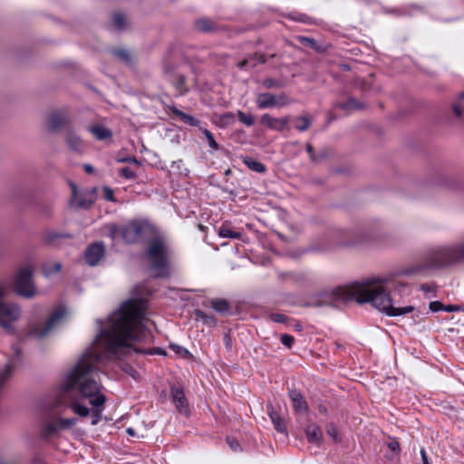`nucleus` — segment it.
<instances>
[{
  "instance_id": "obj_1",
  "label": "nucleus",
  "mask_w": 464,
  "mask_h": 464,
  "mask_svg": "<svg viewBox=\"0 0 464 464\" xmlns=\"http://www.w3.org/2000/svg\"><path fill=\"white\" fill-rule=\"evenodd\" d=\"M147 301L143 298H130L108 317L107 326L101 328L96 338V347L82 355L75 365L65 374L62 390L76 392L81 398L88 399L92 409L78 400H72L68 407L80 416H91V424L97 425L102 417L106 396L103 386L96 380V364L103 356L116 355L122 348H131V342H146L150 332L145 327Z\"/></svg>"
},
{
  "instance_id": "obj_2",
  "label": "nucleus",
  "mask_w": 464,
  "mask_h": 464,
  "mask_svg": "<svg viewBox=\"0 0 464 464\" xmlns=\"http://www.w3.org/2000/svg\"><path fill=\"white\" fill-rule=\"evenodd\" d=\"M388 277H375L363 282H354L346 289H338V297L347 300H354L359 304L371 303L373 307L389 316L404 315L415 311L412 305L395 307L390 294L382 285H389Z\"/></svg>"
},
{
  "instance_id": "obj_3",
  "label": "nucleus",
  "mask_w": 464,
  "mask_h": 464,
  "mask_svg": "<svg viewBox=\"0 0 464 464\" xmlns=\"http://www.w3.org/2000/svg\"><path fill=\"white\" fill-rule=\"evenodd\" d=\"M426 268H442L464 263V240L432 249L426 256Z\"/></svg>"
},
{
  "instance_id": "obj_4",
  "label": "nucleus",
  "mask_w": 464,
  "mask_h": 464,
  "mask_svg": "<svg viewBox=\"0 0 464 464\" xmlns=\"http://www.w3.org/2000/svg\"><path fill=\"white\" fill-rule=\"evenodd\" d=\"M150 261V268L156 277H169L170 276L169 266V247L163 237L156 236L149 243L145 253Z\"/></svg>"
},
{
  "instance_id": "obj_5",
  "label": "nucleus",
  "mask_w": 464,
  "mask_h": 464,
  "mask_svg": "<svg viewBox=\"0 0 464 464\" xmlns=\"http://www.w3.org/2000/svg\"><path fill=\"white\" fill-rule=\"evenodd\" d=\"M109 233L112 239L121 236L126 243L133 244L154 235L155 227L148 221L132 220L122 226L111 225Z\"/></svg>"
},
{
  "instance_id": "obj_6",
  "label": "nucleus",
  "mask_w": 464,
  "mask_h": 464,
  "mask_svg": "<svg viewBox=\"0 0 464 464\" xmlns=\"http://www.w3.org/2000/svg\"><path fill=\"white\" fill-rule=\"evenodd\" d=\"M14 288L17 295L24 298H32L36 290L33 283V269L30 266L21 267L14 276Z\"/></svg>"
},
{
  "instance_id": "obj_7",
  "label": "nucleus",
  "mask_w": 464,
  "mask_h": 464,
  "mask_svg": "<svg viewBox=\"0 0 464 464\" xmlns=\"http://www.w3.org/2000/svg\"><path fill=\"white\" fill-rule=\"evenodd\" d=\"M65 314L66 309L64 307H59L51 314L48 321L44 325H36L33 327L29 333L30 335H33L36 338H43L46 336L50 331L65 316Z\"/></svg>"
},
{
  "instance_id": "obj_8",
  "label": "nucleus",
  "mask_w": 464,
  "mask_h": 464,
  "mask_svg": "<svg viewBox=\"0 0 464 464\" xmlns=\"http://www.w3.org/2000/svg\"><path fill=\"white\" fill-rule=\"evenodd\" d=\"M289 103L290 99L285 92H282L279 95H274L270 92H263L259 93L256 97V106L259 109L283 107Z\"/></svg>"
},
{
  "instance_id": "obj_9",
  "label": "nucleus",
  "mask_w": 464,
  "mask_h": 464,
  "mask_svg": "<svg viewBox=\"0 0 464 464\" xmlns=\"http://www.w3.org/2000/svg\"><path fill=\"white\" fill-rule=\"evenodd\" d=\"M71 117L65 111H54L48 115L47 129L50 131H58L69 127Z\"/></svg>"
},
{
  "instance_id": "obj_10",
  "label": "nucleus",
  "mask_w": 464,
  "mask_h": 464,
  "mask_svg": "<svg viewBox=\"0 0 464 464\" xmlns=\"http://www.w3.org/2000/svg\"><path fill=\"white\" fill-rule=\"evenodd\" d=\"M105 247L103 243L97 242L90 245L85 250L84 258L89 266H96L98 262L103 257Z\"/></svg>"
},
{
  "instance_id": "obj_11",
  "label": "nucleus",
  "mask_w": 464,
  "mask_h": 464,
  "mask_svg": "<svg viewBox=\"0 0 464 464\" xmlns=\"http://www.w3.org/2000/svg\"><path fill=\"white\" fill-rule=\"evenodd\" d=\"M289 122V117L276 118L265 113L260 118V123L270 130L282 131Z\"/></svg>"
},
{
  "instance_id": "obj_12",
  "label": "nucleus",
  "mask_w": 464,
  "mask_h": 464,
  "mask_svg": "<svg viewBox=\"0 0 464 464\" xmlns=\"http://www.w3.org/2000/svg\"><path fill=\"white\" fill-rule=\"evenodd\" d=\"M171 395L172 401L178 409V411L181 413L188 414V407L187 398L182 389L178 387L171 388Z\"/></svg>"
},
{
  "instance_id": "obj_13",
  "label": "nucleus",
  "mask_w": 464,
  "mask_h": 464,
  "mask_svg": "<svg viewBox=\"0 0 464 464\" xmlns=\"http://www.w3.org/2000/svg\"><path fill=\"white\" fill-rule=\"evenodd\" d=\"M288 395L292 401L295 411L305 413L308 411V405L301 392L297 390H290Z\"/></svg>"
},
{
  "instance_id": "obj_14",
  "label": "nucleus",
  "mask_w": 464,
  "mask_h": 464,
  "mask_svg": "<svg viewBox=\"0 0 464 464\" xmlns=\"http://www.w3.org/2000/svg\"><path fill=\"white\" fill-rule=\"evenodd\" d=\"M268 416L270 417V420L275 427V429L281 433L287 432L286 425L285 420L279 416L276 409L271 403H268L266 406Z\"/></svg>"
},
{
  "instance_id": "obj_15",
  "label": "nucleus",
  "mask_w": 464,
  "mask_h": 464,
  "mask_svg": "<svg viewBox=\"0 0 464 464\" xmlns=\"http://www.w3.org/2000/svg\"><path fill=\"white\" fill-rule=\"evenodd\" d=\"M195 27L201 33H212L218 29L217 23L208 17H202L195 21Z\"/></svg>"
},
{
  "instance_id": "obj_16",
  "label": "nucleus",
  "mask_w": 464,
  "mask_h": 464,
  "mask_svg": "<svg viewBox=\"0 0 464 464\" xmlns=\"http://www.w3.org/2000/svg\"><path fill=\"white\" fill-rule=\"evenodd\" d=\"M305 435L311 443L318 445L322 440V431L317 424H308L305 428Z\"/></svg>"
},
{
  "instance_id": "obj_17",
  "label": "nucleus",
  "mask_w": 464,
  "mask_h": 464,
  "mask_svg": "<svg viewBox=\"0 0 464 464\" xmlns=\"http://www.w3.org/2000/svg\"><path fill=\"white\" fill-rule=\"evenodd\" d=\"M335 107L344 111L346 113H351L353 111L363 109L364 105L361 102L357 101L355 98L350 97L344 102L336 103Z\"/></svg>"
},
{
  "instance_id": "obj_18",
  "label": "nucleus",
  "mask_w": 464,
  "mask_h": 464,
  "mask_svg": "<svg viewBox=\"0 0 464 464\" xmlns=\"http://www.w3.org/2000/svg\"><path fill=\"white\" fill-rule=\"evenodd\" d=\"M66 144L68 147L78 153L82 152V140L73 131L69 130L66 133Z\"/></svg>"
},
{
  "instance_id": "obj_19",
  "label": "nucleus",
  "mask_w": 464,
  "mask_h": 464,
  "mask_svg": "<svg viewBox=\"0 0 464 464\" xmlns=\"http://www.w3.org/2000/svg\"><path fill=\"white\" fill-rule=\"evenodd\" d=\"M243 163L252 171L256 173H265L266 171V166L261 162L250 156L242 157Z\"/></svg>"
},
{
  "instance_id": "obj_20",
  "label": "nucleus",
  "mask_w": 464,
  "mask_h": 464,
  "mask_svg": "<svg viewBox=\"0 0 464 464\" xmlns=\"http://www.w3.org/2000/svg\"><path fill=\"white\" fill-rule=\"evenodd\" d=\"M90 131L99 140H104L110 139L112 135L111 131L102 125H95L90 128Z\"/></svg>"
},
{
  "instance_id": "obj_21",
  "label": "nucleus",
  "mask_w": 464,
  "mask_h": 464,
  "mask_svg": "<svg viewBox=\"0 0 464 464\" xmlns=\"http://www.w3.org/2000/svg\"><path fill=\"white\" fill-rule=\"evenodd\" d=\"M172 83L174 84L176 90L179 92V95H184L188 92V88L186 84V78L182 74H177L171 79Z\"/></svg>"
},
{
  "instance_id": "obj_22",
  "label": "nucleus",
  "mask_w": 464,
  "mask_h": 464,
  "mask_svg": "<svg viewBox=\"0 0 464 464\" xmlns=\"http://www.w3.org/2000/svg\"><path fill=\"white\" fill-rule=\"evenodd\" d=\"M59 430L61 427L58 419L47 420L43 426V432L47 437L54 435Z\"/></svg>"
},
{
  "instance_id": "obj_23",
  "label": "nucleus",
  "mask_w": 464,
  "mask_h": 464,
  "mask_svg": "<svg viewBox=\"0 0 464 464\" xmlns=\"http://www.w3.org/2000/svg\"><path fill=\"white\" fill-rule=\"evenodd\" d=\"M218 234L223 238H240L242 236L240 232L233 231L227 225H222L219 227Z\"/></svg>"
},
{
  "instance_id": "obj_24",
  "label": "nucleus",
  "mask_w": 464,
  "mask_h": 464,
  "mask_svg": "<svg viewBox=\"0 0 464 464\" xmlns=\"http://www.w3.org/2000/svg\"><path fill=\"white\" fill-rule=\"evenodd\" d=\"M211 305L212 308L219 314H225L229 312V304L225 299H213Z\"/></svg>"
},
{
  "instance_id": "obj_25",
  "label": "nucleus",
  "mask_w": 464,
  "mask_h": 464,
  "mask_svg": "<svg viewBox=\"0 0 464 464\" xmlns=\"http://www.w3.org/2000/svg\"><path fill=\"white\" fill-rule=\"evenodd\" d=\"M174 114L183 122L190 125V126H198L199 123V121L193 117L192 115L187 114L178 109H175L173 111Z\"/></svg>"
},
{
  "instance_id": "obj_26",
  "label": "nucleus",
  "mask_w": 464,
  "mask_h": 464,
  "mask_svg": "<svg viewBox=\"0 0 464 464\" xmlns=\"http://www.w3.org/2000/svg\"><path fill=\"white\" fill-rule=\"evenodd\" d=\"M295 129L299 131H305L309 129L311 125V120L305 116H298L295 118Z\"/></svg>"
},
{
  "instance_id": "obj_27",
  "label": "nucleus",
  "mask_w": 464,
  "mask_h": 464,
  "mask_svg": "<svg viewBox=\"0 0 464 464\" xmlns=\"http://www.w3.org/2000/svg\"><path fill=\"white\" fill-rule=\"evenodd\" d=\"M71 237L70 234H62L56 232H48L44 236V240L46 243L51 245H55L56 241L60 238H68Z\"/></svg>"
},
{
  "instance_id": "obj_28",
  "label": "nucleus",
  "mask_w": 464,
  "mask_h": 464,
  "mask_svg": "<svg viewBox=\"0 0 464 464\" xmlns=\"http://www.w3.org/2000/svg\"><path fill=\"white\" fill-rule=\"evenodd\" d=\"M112 24L117 30L124 29L126 26L124 15L122 14L115 13L112 16Z\"/></svg>"
},
{
  "instance_id": "obj_29",
  "label": "nucleus",
  "mask_w": 464,
  "mask_h": 464,
  "mask_svg": "<svg viewBox=\"0 0 464 464\" xmlns=\"http://www.w3.org/2000/svg\"><path fill=\"white\" fill-rule=\"evenodd\" d=\"M237 116L239 121L247 127L252 126L255 122L254 117L250 113H245L242 111H237Z\"/></svg>"
},
{
  "instance_id": "obj_30",
  "label": "nucleus",
  "mask_w": 464,
  "mask_h": 464,
  "mask_svg": "<svg viewBox=\"0 0 464 464\" xmlns=\"http://www.w3.org/2000/svg\"><path fill=\"white\" fill-rule=\"evenodd\" d=\"M202 132L208 143V146L212 149V150H218L219 149V145L215 140L214 136L211 133V131L208 130V129H203Z\"/></svg>"
},
{
  "instance_id": "obj_31",
  "label": "nucleus",
  "mask_w": 464,
  "mask_h": 464,
  "mask_svg": "<svg viewBox=\"0 0 464 464\" xmlns=\"http://www.w3.org/2000/svg\"><path fill=\"white\" fill-rule=\"evenodd\" d=\"M251 63V68L256 67L259 63H265L266 62V55L263 53H256L250 54L249 56Z\"/></svg>"
},
{
  "instance_id": "obj_32",
  "label": "nucleus",
  "mask_w": 464,
  "mask_h": 464,
  "mask_svg": "<svg viewBox=\"0 0 464 464\" xmlns=\"http://www.w3.org/2000/svg\"><path fill=\"white\" fill-rule=\"evenodd\" d=\"M263 86L266 89H272V88H282L284 86L283 82L279 80H275L272 78H266L263 81Z\"/></svg>"
},
{
  "instance_id": "obj_33",
  "label": "nucleus",
  "mask_w": 464,
  "mask_h": 464,
  "mask_svg": "<svg viewBox=\"0 0 464 464\" xmlns=\"http://www.w3.org/2000/svg\"><path fill=\"white\" fill-rule=\"evenodd\" d=\"M61 430H67L71 427L74 426L77 423V419L75 418H60L58 419Z\"/></svg>"
},
{
  "instance_id": "obj_34",
  "label": "nucleus",
  "mask_w": 464,
  "mask_h": 464,
  "mask_svg": "<svg viewBox=\"0 0 464 464\" xmlns=\"http://www.w3.org/2000/svg\"><path fill=\"white\" fill-rule=\"evenodd\" d=\"M298 39L303 45L310 47L314 50H318V44L314 39L306 36H300Z\"/></svg>"
},
{
  "instance_id": "obj_35",
  "label": "nucleus",
  "mask_w": 464,
  "mask_h": 464,
  "mask_svg": "<svg viewBox=\"0 0 464 464\" xmlns=\"http://www.w3.org/2000/svg\"><path fill=\"white\" fill-rule=\"evenodd\" d=\"M195 314L198 318L202 319L206 324H215L216 319L213 315H208L201 310H196Z\"/></svg>"
},
{
  "instance_id": "obj_36",
  "label": "nucleus",
  "mask_w": 464,
  "mask_h": 464,
  "mask_svg": "<svg viewBox=\"0 0 464 464\" xmlns=\"http://www.w3.org/2000/svg\"><path fill=\"white\" fill-rule=\"evenodd\" d=\"M113 54L126 63L130 62V54L126 49L114 50Z\"/></svg>"
},
{
  "instance_id": "obj_37",
  "label": "nucleus",
  "mask_w": 464,
  "mask_h": 464,
  "mask_svg": "<svg viewBox=\"0 0 464 464\" xmlns=\"http://www.w3.org/2000/svg\"><path fill=\"white\" fill-rule=\"evenodd\" d=\"M72 193H73L72 203L74 204L75 206H77L78 208H88L91 203H85V201H83V200H78L77 195H76V186L72 185Z\"/></svg>"
},
{
  "instance_id": "obj_38",
  "label": "nucleus",
  "mask_w": 464,
  "mask_h": 464,
  "mask_svg": "<svg viewBox=\"0 0 464 464\" xmlns=\"http://www.w3.org/2000/svg\"><path fill=\"white\" fill-rule=\"evenodd\" d=\"M306 151H307V153L309 155L310 160L312 161H314V162L319 161L320 160L324 159L326 157L325 154H324V155H315L314 152V149H313V147H312V145L310 143L306 144Z\"/></svg>"
},
{
  "instance_id": "obj_39",
  "label": "nucleus",
  "mask_w": 464,
  "mask_h": 464,
  "mask_svg": "<svg viewBox=\"0 0 464 464\" xmlns=\"http://www.w3.org/2000/svg\"><path fill=\"white\" fill-rule=\"evenodd\" d=\"M120 175L126 179H133L136 178V173L130 168L125 167L120 169Z\"/></svg>"
},
{
  "instance_id": "obj_40",
  "label": "nucleus",
  "mask_w": 464,
  "mask_h": 464,
  "mask_svg": "<svg viewBox=\"0 0 464 464\" xmlns=\"http://www.w3.org/2000/svg\"><path fill=\"white\" fill-rule=\"evenodd\" d=\"M62 268V265L60 263H54L52 265V267L49 266H45L44 267V272L46 276L53 274V273H57L61 270Z\"/></svg>"
},
{
  "instance_id": "obj_41",
  "label": "nucleus",
  "mask_w": 464,
  "mask_h": 464,
  "mask_svg": "<svg viewBox=\"0 0 464 464\" xmlns=\"http://www.w3.org/2000/svg\"><path fill=\"white\" fill-rule=\"evenodd\" d=\"M280 341L285 346L291 348L295 342V338L291 334H281Z\"/></svg>"
},
{
  "instance_id": "obj_42",
  "label": "nucleus",
  "mask_w": 464,
  "mask_h": 464,
  "mask_svg": "<svg viewBox=\"0 0 464 464\" xmlns=\"http://www.w3.org/2000/svg\"><path fill=\"white\" fill-rule=\"evenodd\" d=\"M429 308L431 312H439L444 310V305L439 301H434L430 303Z\"/></svg>"
},
{
  "instance_id": "obj_43",
  "label": "nucleus",
  "mask_w": 464,
  "mask_h": 464,
  "mask_svg": "<svg viewBox=\"0 0 464 464\" xmlns=\"http://www.w3.org/2000/svg\"><path fill=\"white\" fill-rule=\"evenodd\" d=\"M387 447L393 452L399 453L401 451L400 443L396 440L389 441Z\"/></svg>"
},
{
  "instance_id": "obj_44",
  "label": "nucleus",
  "mask_w": 464,
  "mask_h": 464,
  "mask_svg": "<svg viewBox=\"0 0 464 464\" xmlns=\"http://www.w3.org/2000/svg\"><path fill=\"white\" fill-rule=\"evenodd\" d=\"M170 348L177 353L180 354V355H187L188 354V351L187 349H185L184 347L182 346H179V345H177V344H170Z\"/></svg>"
},
{
  "instance_id": "obj_45",
  "label": "nucleus",
  "mask_w": 464,
  "mask_h": 464,
  "mask_svg": "<svg viewBox=\"0 0 464 464\" xmlns=\"http://www.w3.org/2000/svg\"><path fill=\"white\" fill-rule=\"evenodd\" d=\"M251 63L249 57H246L237 63V67L241 70L247 69L251 67Z\"/></svg>"
},
{
  "instance_id": "obj_46",
  "label": "nucleus",
  "mask_w": 464,
  "mask_h": 464,
  "mask_svg": "<svg viewBox=\"0 0 464 464\" xmlns=\"http://www.w3.org/2000/svg\"><path fill=\"white\" fill-rule=\"evenodd\" d=\"M103 191H104V198L106 200L114 201L113 190L111 188L105 187L103 188Z\"/></svg>"
},
{
  "instance_id": "obj_47",
  "label": "nucleus",
  "mask_w": 464,
  "mask_h": 464,
  "mask_svg": "<svg viewBox=\"0 0 464 464\" xmlns=\"http://www.w3.org/2000/svg\"><path fill=\"white\" fill-rule=\"evenodd\" d=\"M453 112L457 117H460L462 114V111L464 110V106L461 103H456L452 107Z\"/></svg>"
},
{
  "instance_id": "obj_48",
  "label": "nucleus",
  "mask_w": 464,
  "mask_h": 464,
  "mask_svg": "<svg viewBox=\"0 0 464 464\" xmlns=\"http://www.w3.org/2000/svg\"><path fill=\"white\" fill-rule=\"evenodd\" d=\"M40 211L43 217L49 218L52 215L53 208L51 206H44Z\"/></svg>"
},
{
  "instance_id": "obj_49",
  "label": "nucleus",
  "mask_w": 464,
  "mask_h": 464,
  "mask_svg": "<svg viewBox=\"0 0 464 464\" xmlns=\"http://www.w3.org/2000/svg\"><path fill=\"white\" fill-rule=\"evenodd\" d=\"M271 319L276 323H284L285 321V315L283 314H272Z\"/></svg>"
},
{
  "instance_id": "obj_50",
  "label": "nucleus",
  "mask_w": 464,
  "mask_h": 464,
  "mask_svg": "<svg viewBox=\"0 0 464 464\" xmlns=\"http://www.w3.org/2000/svg\"><path fill=\"white\" fill-rule=\"evenodd\" d=\"M420 290L424 293H430L435 291V285L430 284H423L420 285Z\"/></svg>"
},
{
  "instance_id": "obj_51",
  "label": "nucleus",
  "mask_w": 464,
  "mask_h": 464,
  "mask_svg": "<svg viewBox=\"0 0 464 464\" xmlns=\"http://www.w3.org/2000/svg\"><path fill=\"white\" fill-rule=\"evenodd\" d=\"M124 371L130 374L133 379H138L139 378V372L132 369L130 366H127Z\"/></svg>"
},
{
  "instance_id": "obj_52",
  "label": "nucleus",
  "mask_w": 464,
  "mask_h": 464,
  "mask_svg": "<svg viewBox=\"0 0 464 464\" xmlns=\"http://www.w3.org/2000/svg\"><path fill=\"white\" fill-rule=\"evenodd\" d=\"M421 464H430L425 449H420Z\"/></svg>"
},
{
  "instance_id": "obj_53",
  "label": "nucleus",
  "mask_w": 464,
  "mask_h": 464,
  "mask_svg": "<svg viewBox=\"0 0 464 464\" xmlns=\"http://www.w3.org/2000/svg\"><path fill=\"white\" fill-rule=\"evenodd\" d=\"M227 441L233 450H237L239 448V444L236 440L227 438Z\"/></svg>"
},
{
  "instance_id": "obj_54",
  "label": "nucleus",
  "mask_w": 464,
  "mask_h": 464,
  "mask_svg": "<svg viewBox=\"0 0 464 464\" xmlns=\"http://www.w3.org/2000/svg\"><path fill=\"white\" fill-rule=\"evenodd\" d=\"M150 354H160L165 355L166 352L161 348H153L152 350L147 352Z\"/></svg>"
},
{
  "instance_id": "obj_55",
  "label": "nucleus",
  "mask_w": 464,
  "mask_h": 464,
  "mask_svg": "<svg viewBox=\"0 0 464 464\" xmlns=\"http://www.w3.org/2000/svg\"><path fill=\"white\" fill-rule=\"evenodd\" d=\"M121 162H131L138 166H140V161L136 158H124L122 160H120Z\"/></svg>"
},
{
  "instance_id": "obj_56",
  "label": "nucleus",
  "mask_w": 464,
  "mask_h": 464,
  "mask_svg": "<svg viewBox=\"0 0 464 464\" xmlns=\"http://www.w3.org/2000/svg\"><path fill=\"white\" fill-rule=\"evenodd\" d=\"M224 343L227 347V349H230L232 345L231 338L228 334L224 335Z\"/></svg>"
},
{
  "instance_id": "obj_57",
  "label": "nucleus",
  "mask_w": 464,
  "mask_h": 464,
  "mask_svg": "<svg viewBox=\"0 0 464 464\" xmlns=\"http://www.w3.org/2000/svg\"><path fill=\"white\" fill-rule=\"evenodd\" d=\"M459 307L457 306V305H452V304H449V305H444V311L446 312H454V311H459Z\"/></svg>"
},
{
  "instance_id": "obj_58",
  "label": "nucleus",
  "mask_w": 464,
  "mask_h": 464,
  "mask_svg": "<svg viewBox=\"0 0 464 464\" xmlns=\"http://www.w3.org/2000/svg\"><path fill=\"white\" fill-rule=\"evenodd\" d=\"M83 169H84L85 172H86V173H88V174H92V173H93V168H92V165H90V164H85V165L83 166Z\"/></svg>"
},
{
  "instance_id": "obj_59",
  "label": "nucleus",
  "mask_w": 464,
  "mask_h": 464,
  "mask_svg": "<svg viewBox=\"0 0 464 464\" xmlns=\"http://www.w3.org/2000/svg\"><path fill=\"white\" fill-rule=\"evenodd\" d=\"M328 433L331 435V436H334V437H336L337 435V430L335 428H333L332 430H328Z\"/></svg>"
},
{
  "instance_id": "obj_60",
  "label": "nucleus",
  "mask_w": 464,
  "mask_h": 464,
  "mask_svg": "<svg viewBox=\"0 0 464 464\" xmlns=\"http://www.w3.org/2000/svg\"><path fill=\"white\" fill-rule=\"evenodd\" d=\"M126 431H127L128 434H130L131 436H133L135 434V431H134V430L132 428H128L126 430Z\"/></svg>"
},
{
  "instance_id": "obj_61",
  "label": "nucleus",
  "mask_w": 464,
  "mask_h": 464,
  "mask_svg": "<svg viewBox=\"0 0 464 464\" xmlns=\"http://www.w3.org/2000/svg\"><path fill=\"white\" fill-rule=\"evenodd\" d=\"M133 350H134V352H135V353H145L144 351H142V350H140V349H139V348H134Z\"/></svg>"
},
{
  "instance_id": "obj_62",
  "label": "nucleus",
  "mask_w": 464,
  "mask_h": 464,
  "mask_svg": "<svg viewBox=\"0 0 464 464\" xmlns=\"http://www.w3.org/2000/svg\"><path fill=\"white\" fill-rule=\"evenodd\" d=\"M97 323H98V324H99V326H100V327H102V320H97Z\"/></svg>"
},
{
  "instance_id": "obj_63",
  "label": "nucleus",
  "mask_w": 464,
  "mask_h": 464,
  "mask_svg": "<svg viewBox=\"0 0 464 464\" xmlns=\"http://www.w3.org/2000/svg\"><path fill=\"white\" fill-rule=\"evenodd\" d=\"M459 99H460V100H463V99H464V92H461V93L459 94Z\"/></svg>"
},
{
  "instance_id": "obj_64",
  "label": "nucleus",
  "mask_w": 464,
  "mask_h": 464,
  "mask_svg": "<svg viewBox=\"0 0 464 464\" xmlns=\"http://www.w3.org/2000/svg\"><path fill=\"white\" fill-rule=\"evenodd\" d=\"M164 71H165V72H166V73H168V72H169V70H168V68H167V67H165V68H164Z\"/></svg>"
}]
</instances>
